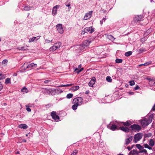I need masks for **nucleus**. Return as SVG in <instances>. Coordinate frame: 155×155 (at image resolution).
I'll return each mask as SVG.
<instances>
[{"label": "nucleus", "instance_id": "obj_17", "mask_svg": "<svg viewBox=\"0 0 155 155\" xmlns=\"http://www.w3.org/2000/svg\"><path fill=\"white\" fill-rule=\"evenodd\" d=\"M133 137L130 136L129 138L125 140V144L127 145L132 140Z\"/></svg>", "mask_w": 155, "mask_h": 155}, {"label": "nucleus", "instance_id": "obj_55", "mask_svg": "<svg viewBox=\"0 0 155 155\" xmlns=\"http://www.w3.org/2000/svg\"><path fill=\"white\" fill-rule=\"evenodd\" d=\"M151 110L153 111H154L155 110V104L153 106Z\"/></svg>", "mask_w": 155, "mask_h": 155}, {"label": "nucleus", "instance_id": "obj_57", "mask_svg": "<svg viewBox=\"0 0 155 155\" xmlns=\"http://www.w3.org/2000/svg\"><path fill=\"white\" fill-rule=\"evenodd\" d=\"M72 85V84H65V87H68V86H71Z\"/></svg>", "mask_w": 155, "mask_h": 155}, {"label": "nucleus", "instance_id": "obj_56", "mask_svg": "<svg viewBox=\"0 0 155 155\" xmlns=\"http://www.w3.org/2000/svg\"><path fill=\"white\" fill-rule=\"evenodd\" d=\"M35 39H29L28 41L29 42H33L34 41Z\"/></svg>", "mask_w": 155, "mask_h": 155}, {"label": "nucleus", "instance_id": "obj_41", "mask_svg": "<svg viewBox=\"0 0 155 155\" xmlns=\"http://www.w3.org/2000/svg\"><path fill=\"white\" fill-rule=\"evenodd\" d=\"M5 83L6 84H11L10 79L9 78H7L5 80Z\"/></svg>", "mask_w": 155, "mask_h": 155}, {"label": "nucleus", "instance_id": "obj_62", "mask_svg": "<svg viewBox=\"0 0 155 155\" xmlns=\"http://www.w3.org/2000/svg\"><path fill=\"white\" fill-rule=\"evenodd\" d=\"M147 80L148 81H149L152 80L150 78H147Z\"/></svg>", "mask_w": 155, "mask_h": 155}, {"label": "nucleus", "instance_id": "obj_48", "mask_svg": "<svg viewBox=\"0 0 155 155\" xmlns=\"http://www.w3.org/2000/svg\"><path fill=\"white\" fill-rule=\"evenodd\" d=\"M8 63V60L7 59H5L3 60L2 62V63L3 64H5L7 65Z\"/></svg>", "mask_w": 155, "mask_h": 155}, {"label": "nucleus", "instance_id": "obj_8", "mask_svg": "<svg viewBox=\"0 0 155 155\" xmlns=\"http://www.w3.org/2000/svg\"><path fill=\"white\" fill-rule=\"evenodd\" d=\"M57 29L58 32L60 34H62L64 32L62 24H58L56 25Z\"/></svg>", "mask_w": 155, "mask_h": 155}, {"label": "nucleus", "instance_id": "obj_64", "mask_svg": "<svg viewBox=\"0 0 155 155\" xmlns=\"http://www.w3.org/2000/svg\"><path fill=\"white\" fill-rule=\"evenodd\" d=\"M81 66L82 65H81V64L79 65L78 66V68H80L81 67Z\"/></svg>", "mask_w": 155, "mask_h": 155}, {"label": "nucleus", "instance_id": "obj_3", "mask_svg": "<svg viewBox=\"0 0 155 155\" xmlns=\"http://www.w3.org/2000/svg\"><path fill=\"white\" fill-rule=\"evenodd\" d=\"M152 120L149 118H145L141 120V124L142 126L144 127L147 126L149 124L151 123Z\"/></svg>", "mask_w": 155, "mask_h": 155}, {"label": "nucleus", "instance_id": "obj_19", "mask_svg": "<svg viewBox=\"0 0 155 155\" xmlns=\"http://www.w3.org/2000/svg\"><path fill=\"white\" fill-rule=\"evenodd\" d=\"M139 154V152L137 151L136 150H133L131 151L129 153V154H132L133 155H138Z\"/></svg>", "mask_w": 155, "mask_h": 155}, {"label": "nucleus", "instance_id": "obj_11", "mask_svg": "<svg viewBox=\"0 0 155 155\" xmlns=\"http://www.w3.org/2000/svg\"><path fill=\"white\" fill-rule=\"evenodd\" d=\"M143 18V17L141 15H137L134 18V21L136 22L141 21Z\"/></svg>", "mask_w": 155, "mask_h": 155}, {"label": "nucleus", "instance_id": "obj_47", "mask_svg": "<svg viewBox=\"0 0 155 155\" xmlns=\"http://www.w3.org/2000/svg\"><path fill=\"white\" fill-rule=\"evenodd\" d=\"M79 87L78 86H74L73 87V90L75 91L79 89Z\"/></svg>", "mask_w": 155, "mask_h": 155}, {"label": "nucleus", "instance_id": "obj_24", "mask_svg": "<svg viewBox=\"0 0 155 155\" xmlns=\"http://www.w3.org/2000/svg\"><path fill=\"white\" fill-rule=\"evenodd\" d=\"M151 63H152L151 61H148V62H147L143 64H140L139 65V66H141L142 65H144V66H148V65H149V64H151Z\"/></svg>", "mask_w": 155, "mask_h": 155}, {"label": "nucleus", "instance_id": "obj_32", "mask_svg": "<svg viewBox=\"0 0 155 155\" xmlns=\"http://www.w3.org/2000/svg\"><path fill=\"white\" fill-rule=\"evenodd\" d=\"M139 153H144L146 154H148V153L147 152V150L145 149H144V148L142 150H140V151H139Z\"/></svg>", "mask_w": 155, "mask_h": 155}, {"label": "nucleus", "instance_id": "obj_42", "mask_svg": "<svg viewBox=\"0 0 155 155\" xmlns=\"http://www.w3.org/2000/svg\"><path fill=\"white\" fill-rule=\"evenodd\" d=\"M31 8L30 6H25L24 8V10L26 11L29 10Z\"/></svg>", "mask_w": 155, "mask_h": 155}, {"label": "nucleus", "instance_id": "obj_14", "mask_svg": "<svg viewBox=\"0 0 155 155\" xmlns=\"http://www.w3.org/2000/svg\"><path fill=\"white\" fill-rule=\"evenodd\" d=\"M120 126L123 124L124 126L128 127L130 126L132 124L130 120H128L126 122H120Z\"/></svg>", "mask_w": 155, "mask_h": 155}, {"label": "nucleus", "instance_id": "obj_31", "mask_svg": "<svg viewBox=\"0 0 155 155\" xmlns=\"http://www.w3.org/2000/svg\"><path fill=\"white\" fill-rule=\"evenodd\" d=\"M136 147L141 150L144 148V147L141 146L140 144H137L136 145Z\"/></svg>", "mask_w": 155, "mask_h": 155}, {"label": "nucleus", "instance_id": "obj_45", "mask_svg": "<svg viewBox=\"0 0 155 155\" xmlns=\"http://www.w3.org/2000/svg\"><path fill=\"white\" fill-rule=\"evenodd\" d=\"M78 153V151L77 150H74L71 155H76Z\"/></svg>", "mask_w": 155, "mask_h": 155}, {"label": "nucleus", "instance_id": "obj_58", "mask_svg": "<svg viewBox=\"0 0 155 155\" xmlns=\"http://www.w3.org/2000/svg\"><path fill=\"white\" fill-rule=\"evenodd\" d=\"M40 36H37V37H33L31 39H36V38H37V39H39V38H40Z\"/></svg>", "mask_w": 155, "mask_h": 155}, {"label": "nucleus", "instance_id": "obj_29", "mask_svg": "<svg viewBox=\"0 0 155 155\" xmlns=\"http://www.w3.org/2000/svg\"><path fill=\"white\" fill-rule=\"evenodd\" d=\"M105 36L106 38H107V39H115V38H114L113 36L111 35H107L106 34L105 35Z\"/></svg>", "mask_w": 155, "mask_h": 155}, {"label": "nucleus", "instance_id": "obj_5", "mask_svg": "<svg viewBox=\"0 0 155 155\" xmlns=\"http://www.w3.org/2000/svg\"><path fill=\"white\" fill-rule=\"evenodd\" d=\"M130 128L132 130L137 132H139L141 129V127L137 124H134L131 125Z\"/></svg>", "mask_w": 155, "mask_h": 155}, {"label": "nucleus", "instance_id": "obj_60", "mask_svg": "<svg viewBox=\"0 0 155 155\" xmlns=\"http://www.w3.org/2000/svg\"><path fill=\"white\" fill-rule=\"evenodd\" d=\"M58 87H65V85H59V86H58Z\"/></svg>", "mask_w": 155, "mask_h": 155}, {"label": "nucleus", "instance_id": "obj_50", "mask_svg": "<svg viewBox=\"0 0 155 155\" xmlns=\"http://www.w3.org/2000/svg\"><path fill=\"white\" fill-rule=\"evenodd\" d=\"M52 105L51 104H48L45 105V107L46 108H49Z\"/></svg>", "mask_w": 155, "mask_h": 155}, {"label": "nucleus", "instance_id": "obj_9", "mask_svg": "<svg viewBox=\"0 0 155 155\" xmlns=\"http://www.w3.org/2000/svg\"><path fill=\"white\" fill-rule=\"evenodd\" d=\"M142 136L140 133H138L135 135L134 137V142L136 143L139 141L141 138Z\"/></svg>", "mask_w": 155, "mask_h": 155}, {"label": "nucleus", "instance_id": "obj_40", "mask_svg": "<svg viewBox=\"0 0 155 155\" xmlns=\"http://www.w3.org/2000/svg\"><path fill=\"white\" fill-rule=\"evenodd\" d=\"M73 94H72L69 93L67 94L66 96V97L67 98L70 99L72 97Z\"/></svg>", "mask_w": 155, "mask_h": 155}, {"label": "nucleus", "instance_id": "obj_20", "mask_svg": "<svg viewBox=\"0 0 155 155\" xmlns=\"http://www.w3.org/2000/svg\"><path fill=\"white\" fill-rule=\"evenodd\" d=\"M18 127L20 128H22L24 129H26L28 128V126L26 124H21L19 125L18 126Z\"/></svg>", "mask_w": 155, "mask_h": 155}, {"label": "nucleus", "instance_id": "obj_46", "mask_svg": "<svg viewBox=\"0 0 155 155\" xmlns=\"http://www.w3.org/2000/svg\"><path fill=\"white\" fill-rule=\"evenodd\" d=\"M5 78L4 75L0 73V80L4 79Z\"/></svg>", "mask_w": 155, "mask_h": 155}, {"label": "nucleus", "instance_id": "obj_22", "mask_svg": "<svg viewBox=\"0 0 155 155\" xmlns=\"http://www.w3.org/2000/svg\"><path fill=\"white\" fill-rule=\"evenodd\" d=\"M152 30L151 28L149 29L146 31V32L144 34V35L145 36L147 35L151 32Z\"/></svg>", "mask_w": 155, "mask_h": 155}, {"label": "nucleus", "instance_id": "obj_28", "mask_svg": "<svg viewBox=\"0 0 155 155\" xmlns=\"http://www.w3.org/2000/svg\"><path fill=\"white\" fill-rule=\"evenodd\" d=\"M61 45V43L60 42H58V43H56L54 44V46L57 48H60Z\"/></svg>", "mask_w": 155, "mask_h": 155}, {"label": "nucleus", "instance_id": "obj_36", "mask_svg": "<svg viewBox=\"0 0 155 155\" xmlns=\"http://www.w3.org/2000/svg\"><path fill=\"white\" fill-rule=\"evenodd\" d=\"M132 52L131 51H129L126 52L125 54V55L127 57H128L132 54Z\"/></svg>", "mask_w": 155, "mask_h": 155}, {"label": "nucleus", "instance_id": "obj_6", "mask_svg": "<svg viewBox=\"0 0 155 155\" xmlns=\"http://www.w3.org/2000/svg\"><path fill=\"white\" fill-rule=\"evenodd\" d=\"M94 31V28L92 27H87L84 28L82 32V34H84L85 33L89 32L90 33H92Z\"/></svg>", "mask_w": 155, "mask_h": 155}, {"label": "nucleus", "instance_id": "obj_44", "mask_svg": "<svg viewBox=\"0 0 155 155\" xmlns=\"http://www.w3.org/2000/svg\"><path fill=\"white\" fill-rule=\"evenodd\" d=\"M26 110L28 111V112H30L31 111V110L29 108V106L28 105H27L26 106Z\"/></svg>", "mask_w": 155, "mask_h": 155}, {"label": "nucleus", "instance_id": "obj_10", "mask_svg": "<svg viewBox=\"0 0 155 155\" xmlns=\"http://www.w3.org/2000/svg\"><path fill=\"white\" fill-rule=\"evenodd\" d=\"M51 116L52 118L55 120H58L59 119V117L56 114L55 111H53L51 113Z\"/></svg>", "mask_w": 155, "mask_h": 155}, {"label": "nucleus", "instance_id": "obj_15", "mask_svg": "<svg viewBox=\"0 0 155 155\" xmlns=\"http://www.w3.org/2000/svg\"><path fill=\"white\" fill-rule=\"evenodd\" d=\"M119 129H120L126 133H128L130 131V129L127 127H119Z\"/></svg>", "mask_w": 155, "mask_h": 155}, {"label": "nucleus", "instance_id": "obj_23", "mask_svg": "<svg viewBox=\"0 0 155 155\" xmlns=\"http://www.w3.org/2000/svg\"><path fill=\"white\" fill-rule=\"evenodd\" d=\"M84 70V68H82L80 69L78 68H76L75 70V71L78 73L79 74L80 72Z\"/></svg>", "mask_w": 155, "mask_h": 155}, {"label": "nucleus", "instance_id": "obj_30", "mask_svg": "<svg viewBox=\"0 0 155 155\" xmlns=\"http://www.w3.org/2000/svg\"><path fill=\"white\" fill-rule=\"evenodd\" d=\"M149 84L150 86H153L155 84V82L154 81L152 80L149 81Z\"/></svg>", "mask_w": 155, "mask_h": 155}, {"label": "nucleus", "instance_id": "obj_4", "mask_svg": "<svg viewBox=\"0 0 155 155\" xmlns=\"http://www.w3.org/2000/svg\"><path fill=\"white\" fill-rule=\"evenodd\" d=\"M83 99L81 97H77L73 99V103L77 104L78 105L80 106L83 103Z\"/></svg>", "mask_w": 155, "mask_h": 155}, {"label": "nucleus", "instance_id": "obj_27", "mask_svg": "<svg viewBox=\"0 0 155 155\" xmlns=\"http://www.w3.org/2000/svg\"><path fill=\"white\" fill-rule=\"evenodd\" d=\"M57 49V48L54 45L50 48L49 50L50 51H55Z\"/></svg>", "mask_w": 155, "mask_h": 155}, {"label": "nucleus", "instance_id": "obj_1", "mask_svg": "<svg viewBox=\"0 0 155 155\" xmlns=\"http://www.w3.org/2000/svg\"><path fill=\"white\" fill-rule=\"evenodd\" d=\"M120 122H111L110 124L107 125V127L108 129L112 131H114L116 130H118V127L120 126Z\"/></svg>", "mask_w": 155, "mask_h": 155}, {"label": "nucleus", "instance_id": "obj_18", "mask_svg": "<svg viewBox=\"0 0 155 155\" xmlns=\"http://www.w3.org/2000/svg\"><path fill=\"white\" fill-rule=\"evenodd\" d=\"M95 82V79L94 77V78L91 79L90 81L89 82L88 85L89 86L91 87H93L94 84Z\"/></svg>", "mask_w": 155, "mask_h": 155}, {"label": "nucleus", "instance_id": "obj_43", "mask_svg": "<svg viewBox=\"0 0 155 155\" xmlns=\"http://www.w3.org/2000/svg\"><path fill=\"white\" fill-rule=\"evenodd\" d=\"M145 51V49L143 48H141L139 49V52L140 53H142L143 51Z\"/></svg>", "mask_w": 155, "mask_h": 155}, {"label": "nucleus", "instance_id": "obj_63", "mask_svg": "<svg viewBox=\"0 0 155 155\" xmlns=\"http://www.w3.org/2000/svg\"><path fill=\"white\" fill-rule=\"evenodd\" d=\"M129 94L133 95L134 94V93L133 92H129Z\"/></svg>", "mask_w": 155, "mask_h": 155}, {"label": "nucleus", "instance_id": "obj_7", "mask_svg": "<svg viewBox=\"0 0 155 155\" xmlns=\"http://www.w3.org/2000/svg\"><path fill=\"white\" fill-rule=\"evenodd\" d=\"M55 91V89H53L51 88H45L43 89V92L44 94H52L53 92Z\"/></svg>", "mask_w": 155, "mask_h": 155}, {"label": "nucleus", "instance_id": "obj_52", "mask_svg": "<svg viewBox=\"0 0 155 155\" xmlns=\"http://www.w3.org/2000/svg\"><path fill=\"white\" fill-rule=\"evenodd\" d=\"M105 18H103L102 20H101L100 21V24L102 25L103 23V20H104V22L105 21Z\"/></svg>", "mask_w": 155, "mask_h": 155}, {"label": "nucleus", "instance_id": "obj_59", "mask_svg": "<svg viewBox=\"0 0 155 155\" xmlns=\"http://www.w3.org/2000/svg\"><path fill=\"white\" fill-rule=\"evenodd\" d=\"M127 148L128 149V150H129V151H130V150H131L132 149V148H131V147H127Z\"/></svg>", "mask_w": 155, "mask_h": 155}, {"label": "nucleus", "instance_id": "obj_34", "mask_svg": "<svg viewBox=\"0 0 155 155\" xmlns=\"http://www.w3.org/2000/svg\"><path fill=\"white\" fill-rule=\"evenodd\" d=\"M65 4L66 6L68 7V9L70 10L71 8L70 7L71 5L70 2L67 1L65 3Z\"/></svg>", "mask_w": 155, "mask_h": 155}, {"label": "nucleus", "instance_id": "obj_54", "mask_svg": "<svg viewBox=\"0 0 155 155\" xmlns=\"http://www.w3.org/2000/svg\"><path fill=\"white\" fill-rule=\"evenodd\" d=\"M3 87V86L2 85L1 82L0 81V91L2 89Z\"/></svg>", "mask_w": 155, "mask_h": 155}, {"label": "nucleus", "instance_id": "obj_25", "mask_svg": "<svg viewBox=\"0 0 155 155\" xmlns=\"http://www.w3.org/2000/svg\"><path fill=\"white\" fill-rule=\"evenodd\" d=\"M18 49L19 50L22 51H25L27 49V47L25 46L19 47Z\"/></svg>", "mask_w": 155, "mask_h": 155}, {"label": "nucleus", "instance_id": "obj_61", "mask_svg": "<svg viewBox=\"0 0 155 155\" xmlns=\"http://www.w3.org/2000/svg\"><path fill=\"white\" fill-rule=\"evenodd\" d=\"M89 93V91L88 90V91H87L85 92V93L86 94H88Z\"/></svg>", "mask_w": 155, "mask_h": 155}, {"label": "nucleus", "instance_id": "obj_38", "mask_svg": "<svg viewBox=\"0 0 155 155\" xmlns=\"http://www.w3.org/2000/svg\"><path fill=\"white\" fill-rule=\"evenodd\" d=\"M152 135V134L151 133H149L147 134H145L144 137H151Z\"/></svg>", "mask_w": 155, "mask_h": 155}, {"label": "nucleus", "instance_id": "obj_51", "mask_svg": "<svg viewBox=\"0 0 155 155\" xmlns=\"http://www.w3.org/2000/svg\"><path fill=\"white\" fill-rule=\"evenodd\" d=\"M51 80H47L44 81V83L45 84H48V83L50 82Z\"/></svg>", "mask_w": 155, "mask_h": 155}, {"label": "nucleus", "instance_id": "obj_26", "mask_svg": "<svg viewBox=\"0 0 155 155\" xmlns=\"http://www.w3.org/2000/svg\"><path fill=\"white\" fill-rule=\"evenodd\" d=\"M78 106L77 104H74L72 106V108L73 110H75L77 109Z\"/></svg>", "mask_w": 155, "mask_h": 155}, {"label": "nucleus", "instance_id": "obj_12", "mask_svg": "<svg viewBox=\"0 0 155 155\" xmlns=\"http://www.w3.org/2000/svg\"><path fill=\"white\" fill-rule=\"evenodd\" d=\"M60 7V5H57L53 7L52 12V14L53 15H54L57 14V9L59 8Z\"/></svg>", "mask_w": 155, "mask_h": 155}, {"label": "nucleus", "instance_id": "obj_39", "mask_svg": "<svg viewBox=\"0 0 155 155\" xmlns=\"http://www.w3.org/2000/svg\"><path fill=\"white\" fill-rule=\"evenodd\" d=\"M123 61V60L120 59H116L115 60V62L117 63H121Z\"/></svg>", "mask_w": 155, "mask_h": 155}, {"label": "nucleus", "instance_id": "obj_2", "mask_svg": "<svg viewBox=\"0 0 155 155\" xmlns=\"http://www.w3.org/2000/svg\"><path fill=\"white\" fill-rule=\"evenodd\" d=\"M91 42V41L89 40H84L82 44L80 46V48L81 50H83L88 46L89 45V44Z\"/></svg>", "mask_w": 155, "mask_h": 155}, {"label": "nucleus", "instance_id": "obj_37", "mask_svg": "<svg viewBox=\"0 0 155 155\" xmlns=\"http://www.w3.org/2000/svg\"><path fill=\"white\" fill-rule=\"evenodd\" d=\"M106 80L107 81L111 82L112 81V79L110 77L108 76L106 78Z\"/></svg>", "mask_w": 155, "mask_h": 155}, {"label": "nucleus", "instance_id": "obj_13", "mask_svg": "<svg viewBox=\"0 0 155 155\" xmlns=\"http://www.w3.org/2000/svg\"><path fill=\"white\" fill-rule=\"evenodd\" d=\"M92 14V11H90L89 12L87 13L85 15L84 17V19L86 20L90 18L91 17Z\"/></svg>", "mask_w": 155, "mask_h": 155}, {"label": "nucleus", "instance_id": "obj_21", "mask_svg": "<svg viewBox=\"0 0 155 155\" xmlns=\"http://www.w3.org/2000/svg\"><path fill=\"white\" fill-rule=\"evenodd\" d=\"M155 144L154 142L152 139H150L149 140V144L150 146L153 147Z\"/></svg>", "mask_w": 155, "mask_h": 155}, {"label": "nucleus", "instance_id": "obj_16", "mask_svg": "<svg viewBox=\"0 0 155 155\" xmlns=\"http://www.w3.org/2000/svg\"><path fill=\"white\" fill-rule=\"evenodd\" d=\"M34 67H35V68L37 67V64H35L34 63L29 64L26 67V69H28L29 70H30Z\"/></svg>", "mask_w": 155, "mask_h": 155}, {"label": "nucleus", "instance_id": "obj_35", "mask_svg": "<svg viewBox=\"0 0 155 155\" xmlns=\"http://www.w3.org/2000/svg\"><path fill=\"white\" fill-rule=\"evenodd\" d=\"M21 91L22 92H25V93H27L28 92L27 89L25 87H24L22 88L21 90Z\"/></svg>", "mask_w": 155, "mask_h": 155}, {"label": "nucleus", "instance_id": "obj_49", "mask_svg": "<svg viewBox=\"0 0 155 155\" xmlns=\"http://www.w3.org/2000/svg\"><path fill=\"white\" fill-rule=\"evenodd\" d=\"M130 85V86H133L135 84V82L134 81H132L129 82Z\"/></svg>", "mask_w": 155, "mask_h": 155}, {"label": "nucleus", "instance_id": "obj_53", "mask_svg": "<svg viewBox=\"0 0 155 155\" xmlns=\"http://www.w3.org/2000/svg\"><path fill=\"white\" fill-rule=\"evenodd\" d=\"M134 90H136L140 89V87L138 85L136 86L134 88Z\"/></svg>", "mask_w": 155, "mask_h": 155}, {"label": "nucleus", "instance_id": "obj_33", "mask_svg": "<svg viewBox=\"0 0 155 155\" xmlns=\"http://www.w3.org/2000/svg\"><path fill=\"white\" fill-rule=\"evenodd\" d=\"M143 146L145 148H148L150 150H151L152 149V148L150 147L147 144H143Z\"/></svg>", "mask_w": 155, "mask_h": 155}]
</instances>
